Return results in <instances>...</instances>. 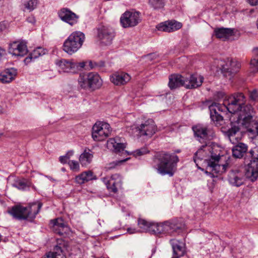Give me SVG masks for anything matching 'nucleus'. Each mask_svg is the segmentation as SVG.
<instances>
[{
	"mask_svg": "<svg viewBox=\"0 0 258 258\" xmlns=\"http://www.w3.org/2000/svg\"><path fill=\"white\" fill-rule=\"evenodd\" d=\"M96 178L95 175L90 170L84 171L75 177L76 182L80 184Z\"/></svg>",
	"mask_w": 258,
	"mask_h": 258,
	"instance_id": "nucleus-29",
	"label": "nucleus"
},
{
	"mask_svg": "<svg viewBox=\"0 0 258 258\" xmlns=\"http://www.w3.org/2000/svg\"><path fill=\"white\" fill-rule=\"evenodd\" d=\"M247 146L243 143V159L245 164L244 184L254 182L258 178V147L247 151Z\"/></svg>",
	"mask_w": 258,
	"mask_h": 258,
	"instance_id": "nucleus-3",
	"label": "nucleus"
},
{
	"mask_svg": "<svg viewBox=\"0 0 258 258\" xmlns=\"http://www.w3.org/2000/svg\"><path fill=\"white\" fill-rule=\"evenodd\" d=\"M45 53V50L42 47H37L35 49L28 57L25 58L24 60V62L26 64H27L40 56L44 55Z\"/></svg>",
	"mask_w": 258,
	"mask_h": 258,
	"instance_id": "nucleus-30",
	"label": "nucleus"
},
{
	"mask_svg": "<svg viewBox=\"0 0 258 258\" xmlns=\"http://www.w3.org/2000/svg\"><path fill=\"white\" fill-rule=\"evenodd\" d=\"M51 223L53 224V230L59 235H62L69 231V227L68 225L61 218L51 221Z\"/></svg>",
	"mask_w": 258,
	"mask_h": 258,
	"instance_id": "nucleus-24",
	"label": "nucleus"
},
{
	"mask_svg": "<svg viewBox=\"0 0 258 258\" xmlns=\"http://www.w3.org/2000/svg\"><path fill=\"white\" fill-rule=\"evenodd\" d=\"M17 75V70L14 68H10L0 73V82L3 84L10 83L15 80Z\"/></svg>",
	"mask_w": 258,
	"mask_h": 258,
	"instance_id": "nucleus-22",
	"label": "nucleus"
},
{
	"mask_svg": "<svg viewBox=\"0 0 258 258\" xmlns=\"http://www.w3.org/2000/svg\"><path fill=\"white\" fill-rule=\"evenodd\" d=\"M152 223H150L144 219H139L138 226L140 230L139 232H150V228L151 227Z\"/></svg>",
	"mask_w": 258,
	"mask_h": 258,
	"instance_id": "nucleus-35",
	"label": "nucleus"
},
{
	"mask_svg": "<svg viewBox=\"0 0 258 258\" xmlns=\"http://www.w3.org/2000/svg\"><path fill=\"white\" fill-rule=\"evenodd\" d=\"M114 37L113 31L107 26H100L97 29V38L100 43L104 45L110 44Z\"/></svg>",
	"mask_w": 258,
	"mask_h": 258,
	"instance_id": "nucleus-14",
	"label": "nucleus"
},
{
	"mask_svg": "<svg viewBox=\"0 0 258 258\" xmlns=\"http://www.w3.org/2000/svg\"><path fill=\"white\" fill-rule=\"evenodd\" d=\"M216 37L219 39L225 40L233 35V29L227 28H217L214 30Z\"/></svg>",
	"mask_w": 258,
	"mask_h": 258,
	"instance_id": "nucleus-27",
	"label": "nucleus"
},
{
	"mask_svg": "<svg viewBox=\"0 0 258 258\" xmlns=\"http://www.w3.org/2000/svg\"><path fill=\"white\" fill-rule=\"evenodd\" d=\"M224 96V93L222 92H217L216 94L215 95V99H220L222 98Z\"/></svg>",
	"mask_w": 258,
	"mask_h": 258,
	"instance_id": "nucleus-48",
	"label": "nucleus"
},
{
	"mask_svg": "<svg viewBox=\"0 0 258 258\" xmlns=\"http://www.w3.org/2000/svg\"><path fill=\"white\" fill-rule=\"evenodd\" d=\"M247 2L251 6H256L258 5V0H246Z\"/></svg>",
	"mask_w": 258,
	"mask_h": 258,
	"instance_id": "nucleus-52",
	"label": "nucleus"
},
{
	"mask_svg": "<svg viewBox=\"0 0 258 258\" xmlns=\"http://www.w3.org/2000/svg\"><path fill=\"white\" fill-rule=\"evenodd\" d=\"M59 18L62 21L73 26L78 22L79 16L68 8H62L58 12Z\"/></svg>",
	"mask_w": 258,
	"mask_h": 258,
	"instance_id": "nucleus-16",
	"label": "nucleus"
},
{
	"mask_svg": "<svg viewBox=\"0 0 258 258\" xmlns=\"http://www.w3.org/2000/svg\"><path fill=\"white\" fill-rule=\"evenodd\" d=\"M68 164L72 170L75 172L79 171L80 170V165L79 163L75 160H70L68 161Z\"/></svg>",
	"mask_w": 258,
	"mask_h": 258,
	"instance_id": "nucleus-43",
	"label": "nucleus"
},
{
	"mask_svg": "<svg viewBox=\"0 0 258 258\" xmlns=\"http://www.w3.org/2000/svg\"><path fill=\"white\" fill-rule=\"evenodd\" d=\"M87 69L90 70L96 69L103 67L104 66V62H97L92 60H88L87 61Z\"/></svg>",
	"mask_w": 258,
	"mask_h": 258,
	"instance_id": "nucleus-40",
	"label": "nucleus"
},
{
	"mask_svg": "<svg viewBox=\"0 0 258 258\" xmlns=\"http://www.w3.org/2000/svg\"><path fill=\"white\" fill-rule=\"evenodd\" d=\"M242 96L241 94H235L229 96L224 104L213 103L209 105L211 120L216 125L221 124L223 117L218 112L228 111L231 114L230 119L231 123L232 131L240 129L242 126Z\"/></svg>",
	"mask_w": 258,
	"mask_h": 258,
	"instance_id": "nucleus-1",
	"label": "nucleus"
},
{
	"mask_svg": "<svg viewBox=\"0 0 258 258\" xmlns=\"http://www.w3.org/2000/svg\"><path fill=\"white\" fill-rule=\"evenodd\" d=\"M41 258H65V255L61 247L56 245L53 251L47 252Z\"/></svg>",
	"mask_w": 258,
	"mask_h": 258,
	"instance_id": "nucleus-32",
	"label": "nucleus"
},
{
	"mask_svg": "<svg viewBox=\"0 0 258 258\" xmlns=\"http://www.w3.org/2000/svg\"><path fill=\"white\" fill-rule=\"evenodd\" d=\"M253 56L250 62V66L254 71H258V48L253 50Z\"/></svg>",
	"mask_w": 258,
	"mask_h": 258,
	"instance_id": "nucleus-38",
	"label": "nucleus"
},
{
	"mask_svg": "<svg viewBox=\"0 0 258 258\" xmlns=\"http://www.w3.org/2000/svg\"><path fill=\"white\" fill-rule=\"evenodd\" d=\"M141 19L140 13L137 12L126 11L120 18V22L123 28L134 27L139 24Z\"/></svg>",
	"mask_w": 258,
	"mask_h": 258,
	"instance_id": "nucleus-12",
	"label": "nucleus"
},
{
	"mask_svg": "<svg viewBox=\"0 0 258 258\" xmlns=\"http://www.w3.org/2000/svg\"><path fill=\"white\" fill-rule=\"evenodd\" d=\"M182 27V24L175 21H165L157 25L156 28L159 31L171 32L176 31Z\"/></svg>",
	"mask_w": 258,
	"mask_h": 258,
	"instance_id": "nucleus-19",
	"label": "nucleus"
},
{
	"mask_svg": "<svg viewBox=\"0 0 258 258\" xmlns=\"http://www.w3.org/2000/svg\"><path fill=\"white\" fill-rule=\"evenodd\" d=\"M220 64L221 66V71L223 74L229 73L230 74H233L237 72V69H230V61H228L225 63L224 61H221Z\"/></svg>",
	"mask_w": 258,
	"mask_h": 258,
	"instance_id": "nucleus-34",
	"label": "nucleus"
},
{
	"mask_svg": "<svg viewBox=\"0 0 258 258\" xmlns=\"http://www.w3.org/2000/svg\"><path fill=\"white\" fill-rule=\"evenodd\" d=\"M57 69L60 73H75L76 66L73 60L65 59H58L55 61Z\"/></svg>",
	"mask_w": 258,
	"mask_h": 258,
	"instance_id": "nucleus-17",
	"label": "nucleus"
},
{
	"mask_svg": "<svg viewBox=\"0 0 258 258\" xmlns=\"http://www.w3.org/2000/svg\"><path fill=\"white\" fill-rule=\"evenodd\" d=\"M85 39V35L80 31L72 33L63 42V50L68 54L72 55L82 47Z\"/></svg>",
	"mask_w": 258,
	"mask_h": 258,
	"instance_id": "nucleus-8",
	"label": "nucleus"
},
{
	"mask_svg": "<svg viewBox=\"0 0 258 258\" xmlns=\"http://www.w3.org/2000/svg\"><path fill=\"white\" fill-rule=\"evenodd\" d=\"M170 244L172 246L174 257L180 258L186 253V245L183 241L172 239L170 240Z\"/></svg>",
	"mask_w": 258,
	"mask_h": 258,
	"instance_id": "nucleus-18",
	"label": "nucleus"
},
{
	"mask_svg": "<svg viewBox=\"0 0 258 258\" xmlns=\"http://www.w3.org/2000/svg\"><path fill=\"white\" fill-rule=\"evenodd\" d=\"M240 129L229 130L228 134L229 140L233 144H236L232 149V155L236 158H242V132H240Z\"/></svg>",
	"mask_w": 258,
	"mask_h": 258,
	"instance_id": "nucleus-11",
	"label": "nucleus"
},
{
	"mask_svg": "<svg viewBox=\"0 0 258 258\" xmlns=\"http://www.w3.org/2000/svg\"><path fill=\"white\" fill-rule=\"evenodd\" d=\"M81 252L79 249L72 250V251L70 253V256H71L72 258H81Z\"/></svg>",
	"mask_w": 258,
	"mask_h": 258,
	"instance_id": "nucleus-46",
	"label": "nucleus"
},
{
	"mask_svg": "<svg viewBox=\"0 0 258 258\" xmlns=\"http://www.w3.org/2000/svg\"><path fill=\"white\" fill-rule=\"evenodd\" d=\"M74 155V151L72 150L69 151L67 152V153L65 155L67 156L68 159H69L71 157H72Z\"/></svg>",
	"mask_w": 258,
	"mask_h": 258,
	"instance_id": "nucleus-55",
	"label": "nucleus"
},
{
	"mask_svg": "<svg viewBox=\"0 0 258 258\" xmlns=\"http://www.w3.org/2000/svg\"><path fill=\"white\" fill-rule=\"evenodd\" d=\"M9 52L16 56H24L28 52L26 43L19 41L12 42L9 45Z\"/></svg>",
	"mask_w": 258,
	"mask_h": 258,
	"instance_id": "nucleus-15",
	"label": "nucleus"
},
{
	"mask_svg": "<svg viewBox=\"0 0 258 258\" xmlns=\"http://www.w3.org/2000/svg\"><path fill=\"white\" fill-rule=\"evenodd\" d=\"M7 29V25L4 22H0V33Z\"/></svg>",
	"mask_w": 258,
	"mask_h": 258,
	"instance_id": "nucleus-50",
	"label": "nucleus"
},
{
	"mask_svg": "<svg viewBox=\"0 0 258 258\" xmlns=\"http://www.w3.org/2000/svg\"><path fill=\"white\" fill-rule=\"evenodd\" d=\"M244 104L243 102V134L258 140V119L252 105Z\"/></svg>",
	"mask_w": 258,
	"mask_h": 258,
	"instance_id": "nucleus-4",
	"label": "nucleus"
},
{
	"mask_svg": "<svg viewBox=\"0 0 258 258\" xmlns=\"http://www.w3.org/2000/svg\"><path fill=\"white\" fill-rule=\"evenodd\" d=\"M110 125L106 122L97 121L93 126L92 137L94 141H102L111 134Z\"/></svg>",
	"mask_w": 258,
	"mask_h": 258,
	"instance_id": "nucleus-10",
	"label": "nucleus"
},
{
	"mask_svg": "<svg viewBox=\"0 0 258 258\" xmlns=\"http://www.w3.org/2000/svg\"><path fill=\"white\" fill-rule=\"evenodd\" d=\"M68 159L67 158V156L66 155L64 156H61L59 157V161L63 164H65L68 162Z\"/></svg>",
	"mask_w": 258,
	"mask_h": 258,
	"instance_id": "nucleus-49",
	"label": "nucleus"
},
{
	"mask_svg": "<svg viewBox=\"0 0 258 258\" xmlns=\"http://www.w3.org/2000/svg\"><path fill=\"white\" fill-rule=\"evenodd\" d=\"M127 231L130 234H134L139 232V230H137L135 228H128L127 229Z\"/></svg>",
	"mask_w": 258,
	"mask_h": 258,
	"instance_id": "nucleus-51",
	"label": "nucleus"
},
{
	"mask_svg": "<svg viewBox=\"0 0 258 258\" xmlns=\"http://www.w3.org/2000/svg\"><path fill=\"white\" fill-rule=\"evenodd\" d=\"M130 158H126L123 159L112 162L106 165V166L105 167V169H106V170L113 169L116 166L119 165L120 164L127 161Z\"/></svg>",
	"mask_w": 258,
	"mask_h": 258,
	"instance_id": "nucleus-41",
	"label": "nucleus"
},
{
	"mask_svg": "<svg viewBox=\"0 0 258 258\" xmlns=\"http://www.w3.org/2000/svg\"><path fill=\"white\" fill-rule=\"evenodd\" d=\"M110 81L115 85H124L131 79V77L127 73L122 72L115 73L110 76Z\"/></svg>",
	"mask_w": 258,
	"mask_h": 258,
	"instance_id": "nucleus-21",
	"label": "nucleus"
},
{
	"mask_svg": "<svg viewBox=\"0 0 258 258\" xmlns=\"http://www.w3.org/2000/svg\"><path fill=\"white\" fill-rule=\"evenodd\" d=\"M106 146L108 149L116 154L121 153L122 155L133 154L136 157L143 155L149 152L146 148H142L130 153L127 151L124 150L126 148V144L121 143L120 139L118 138L109 139L107 142Z\"/></svg>",
	"mask_w": 258,
	"mask_h": 258,
	"instance_id": "nucleus-9",
	"label": "nucleus"
},
{
	"mask_svg": "<svg viewBox=\"0 0 258 258\" xmlns=\"http://www.w3.org/2000/svg\"><path fill=\"white\" fill-rule=\"evenodd\" d=\"M90 90L99 89L103 84V81L99 75L95 72L89 73Z\"/></svg>",
	"mask_w": 258,
	"mask_h": 258,
	"instance_id": "nucleus-25",
	"label": "nucleus"
},
{
	"mask_svg": "<svg viewBox=\"0 0 258 258\" xmlns=\"http://www.w3.org/2000/svg\"><path fill=\"white\" fill-rule=\"evenodd\" d=\"M89 73L80 74L78 79L79 86L83 89L90 90Z\"/></svg>",
	"mask_w": 258,
	"mask_h": 258,
	"instance_id": "nucleus-31",
	"label": "nucleus"
},
{
	"mask_svg": "<svg viewBox=\"0 0 258 258\" xmlns=\"http://www.w3.org/2000/svg\"><path fill=\"white\" fill-rule=\"evenodd\" d=\"M27 21L29 23H32V24H34L35 22V18L33 16L29 17L27 19Z\"/></svg>",
	"mask_w": 258,
	"mask_h": 258,
	"instance_id": "nucleus-53",
	"label": "nucleus"
},
{
	"mask_svg": "<svg viewBox=\"0 0 258 258\" xmlns=\"http://www.w3.org/2000/svg\"><path fill=\"white\" fill-rule=\"evenodd\" d=\"M185 82V78L182 76L174 74L170 76L168 85L171 89H173L180 86L184 87Z\"/></svg>",
	"mask_w": 258,
	"mask_h": 258,
	"instance_id": "nucleus-26",
	"label": "nucleus"
},
{
	"mask_svg": "<svg viewBox=\"0 0 258 258\" xmlns=\"http://www.w3.org/2000/svg\"><path fill=\"white\" fill-rule=\"evenodd\" d=\"M126 131L130 134L135 137H146L149 138L155 134L157 126L153 119H148L139 125L133 124L127 126Z\"/></svg>",
	"mask_w": 258,
	"mask_h": 258,
	"instance_id": "nucleus-7",
	"label": "nucleus"
},
{
	"mask_svg": "<svg viewBox=\"0 0 258 258\" xmlns=\"http://www.w3.org/2000/svg\"><path fill=\"white\" fill-rule=\"evenodd\" d=\"M224 157L220 155V150L210 146L203 145L195 154L194 161L197 166L200 162L205 160L207 163V171L206 173L214 177V173L222 174L226 172L229 166V163L220 164L219 162Z\"/></svg>",
	"mask_w": 258,
	"mask_h": 258,
	"instance_id": "nucleus-2",
	"label": "nucleus"
},
{
	"mask_svg": "<svg viewBox=\"0 0 258 258\" xmlns=\"http://www.w3.org/2000/svg\"><path fill=\"white\" fill-rule=\"evenodd\" d=\"M248 97L251 102L255 101L258 97V93L256 90L248 91Z\"/></svg>",
	"mask_w": 258,
	"mask_h": 258,
	"instance_id": "nucleus-44",
	"label": "nucleus"
},
{
	"mask_svg": "<svg viewBox=\"0 0 258 258\" xmlns=\"http://www.w3.org/2000/svg\"><path fill=\"white\" fill-rule=\"evenodd\" d=\"M73 64H76V66L77 67L75 69L76 70L75 73H77L79 71V68H80V69L84 68L85 66L87 67V61H82V62H75V61H73Z\"/></svg>",
	"mask_w": 258,
	"mask_h": 258,
	"instance_id": "nucleus-45",
	"label": "nucleus"
},
{
	"mask_svg": "<svg viewBox=\"0 0 258 258\" xmlns=\"http://www.w3.org/2000/svg\"><path fill=\"white\" fill-rule=\"evenodd\" d=\"M13 186L21 190H25L28 187L27 183L21 180L16 181L13 184Z\"/></svg>",
	"mask_w": 258,
	"mask_h": 258,
	"instance_id": "nucleus-42",
	"label": "nucleus"
},
{
	"mask_svg": "<svg viewBox=\"0 0 258 258\" xmlns=\"http://www.w3.org/2000/svg\"><path fill=\"white\" fill-rule=\"evenodd\" d=\"M151 256H152V255H149V256H148V258H151Z\"/></svg>",
	"mask_w": 258,
	"mask_h": 258,
	"instance_id": "nucleus-57",
	"label": "nucleus"
},
{
	"mask_svg": "<svg viewBox=\"0 0 258 258\" xmlns=\"http://www.w3.org/2000/svg\"><path fill=\"white\" fill-rule=\"evenodd\" d=\"M241 67L240 63L237 62L236 61H230V69H233L235 70L237 69V72L239 71Z\"/></svg>",
	"mask_w": 258,
	"mask_h": 258,
	"instance_id": "nucleus-47",
	"label": "nucleus"
},
{
	"mask_svg": "<svg viewBox=\"0 0 258 258\" xmlns=\"http://www.w3.org/2000/svg\"><path fill=\"white\" fill-rule=\"evenodd\" d=\"M178 161V157L175 154L167 152L160 153L155 160L158 172L162 175H168L170 177L176 171Z\"/></svg>",
	"mask_w": 258,
	"mask_h": 258,
	"instance_id": "nucleus-5",
	"label": "nucleus"
},
{
	"mask_svg": "<svg viewBox=\"0 0 258 258\" xmlns=\"http://www.w3.org/2000/svg\"><path fill=\"white\" fill-rule=\"evenodd\" d=\"M229 181L233 185L239 186L242 185V180L241 178L238 177L235 173L232 172L229 176Z\"/></svg>",
	"mask_w": 258,
	"mask_h": 258,
	"instance_id": "nucleus-39",
	"label": "nucleus"
},
{
	"mask_svg": "<svg viewBox=\"0 0 258 258\" xmlns=\"http://www.w3.org/2000/svg\"><path fill=\"white\" fill-rule=\"evenodd\" d=\"M195 135L200 138L204 139L207 136V128L206 126L198 124L192 127Z\"/></svg>",
	"mask_w": 258,
	"mask_h": 258,
	"instance_id": "nucleus-33",
	"label": "nucleus"
},
{
	"mask_svg": "<svg viewBox=\"0 0 258 258\" xmlns=\"http://www.w3.org/2000/svg\"><path fill=\"white\" fill-rule=\"evenodd\" d=\"M93 158V152L89 149L86 148L80 155L79 162L82 166L87 167L92 161Z\"/></svg>",
	"mask_w": 258,
	"mask_h": 258,
	"instance_id": "nucleus-28",
	"label": "nucleus"
},
{
	"mask_svg": "<svg viewBox=\"0 0 258 258\" xmlns=\"http://www.w3.org/2000/svg\"><path fill=\"white\" fill-rule=\"evenodd\" d=\"M42 204L38 202L30 204L27 207L17 205L9 210L8 213L17 220L32 221L39 213Z\"/></svg>",
	"mask_w": 258,
	"mask_h": 258,
	"instance_id": "nucleus-6",
	"label": "nucleus"
},
{
	"mask_svg": "<svg viewBox=\"0 0 258 258\" xmlns=\"http://www.w3.org/2000/svg\"><path fill=\"white\" fill-rule=\"evenodd\" d=\"M38 5V0H29L25 1L23 4L24 10L29 12L32 11L36 8Z\"/></svg>",
	"mask_w": 258,
	"mask_h": 258,
	"instance_id": "nucleus-37",
	"label": "nucleus"
},
{
	"mask_svg": "<svg viewBox=\"0 0 258 258\" xmlns=\"http://www.w3.org/2000/svg\"><path fill=\"white\" fill-rule=\"evenodd\" d=\"M3 111H2V107L0 106V113H2Z\"/></svg>",
	"mask_w": 258,
	"mask_h": 258,
	"instance_id": "nucleus-56",
	"label": "nucleus"
},
{
	"mask_svg": "<svg viewBox=\"0 0 258 258\" xmlns=\"http://www.w3.org/2000/svg\"><path fill=\"white\" fill-rule=\"evenodd\" d=\"M122 180L120 175L118 174H115L111 176V178L106 182L107 188L110 191L116 192L118 188L121 185Z\"/></svg>",
	"mask_w": 258,
	"mask_h": 258,
	"instance_id": "nucleus-23",
	"label": "nucleus"
},
{
	"mask_svg": "<svg viewBox=\"0 0 258 258\" xmlns=\"http://www.w3.org/2000/svg\"><path fill=\"white\" fill-rule=\"evenodd\" d=\"M166 0H148L150 7L154 10L163 8L165 4Z\"/></svg>",
	"mask_w": 258,
	"mask_h": 258,
	"instance_id": "nucleus-36",
	"label": "nucleus"
},
{
	"mask_svg": "<svg viewBox=\"0 0 258 258\" xmlns=\"http://www.w3.org/2000/svg\"><path fill=\"white\" fill-rule=\"evenodd\" d=\"M6 54V50L0 47V60L2 59L3 57Z\"/></svg>",
	"mask_w": 258,
	"mask_h": 258,
	"instance_id": "nucleus-54",
	"label": "nucleus"
},
{
	"mask_svg": "<svg viewBox=\"0 0 258 258\" xmlns=\"http://www.w3.org/2000/svg\"><path fill=\"white\" fill-rule=\"evenodd\" d=\"M203 77L198 74L191 75L187 79H185L184 87L187 89L196 88L201 86L203 82Z\"/></svg>",
	"mask_w": 258,
	"mask_h": 258,
	"instance_id": "nucleus-20",
	"label": "nucleus"
},
{
	"mask_svg": "<svg viewBox=\"0 0 258 258\" xmlns=\"http://www.w3.org/2000/svg\"><path fill=\"white\" fill-rule=\"evenodd\" d=\"M179 228L174 223L166 222L164 223H152L150 233L154 234H159L164 233H170L176 231Z\"/></svg>",
	"mask_w": 258,
	"mask_h": 258,
	"instance_id": "nucleus-13",
	"label": "nucleus"
}]
</instances>
